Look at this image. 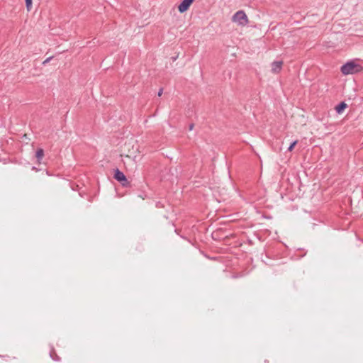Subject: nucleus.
Instances as JSON below:
<instances>
[{"label": "nucleus", "mask_w": 363, "mask_h": 363, "mask_svg": "<svg viewBox=\"0 0 363 363\" xmlns=\"http://www.w3.org/2000/svg\"><path fill=\"white\" fill-rule=\"evenodd\" d=\"M232 21L238 25L244 26L247 25L248 18L244 11L240 10L237 11L232 17Z\"/></svg>", "instance_id": "f03ea898"}, {"label": "nucleus", "mask_w": 363, "mask_h": 363, "mask_svg": "<svg viewBox=\"0 0 363 363\" xmlns=\"http://www.w3.org/2000/svg\"><path fill=\"white\" fill-rule=\"evenodd\" d=\"M50 356L55 361H59L60 359V358L56 354V352H55L54 349H52V350L50 351Z\"/></svg>", "instance_id": "6e6552de"}, {"label": "nucleus", "mask_w": 363, "mask_h": 363, "mask_svg": "<svg viewBox=\"0 0 363 363\" xmlns=\"http://www.w3.org/2000/svg\"><path fill=\"white\" fill-rule=\"evenodd\" d=\"M43 156H44V150L42 148H38L36 151L35 157L39 163H40V161L42 160Z\"/></svg>", "instance_id": "0eeeda50"}, {"label": "nucleus", "mask_w": 363, "mask_h": 363, "mask_svg": "<svg viewBox=\"0 0 363 363\" xmlns=\"http://www.w3.org/2000/svg\"><path fill=\"white\" fill-rule=\"evenodd\" d=\"M26 6L28 11H30L32 6V0H26Z\"/></svg>", "instance_id": "1a4fd4ad"}, {"label": "nucleus", "mask_w": 363, "mask_h": 363, "mask_svg": "<svg viewBox=\"0 0 363 363\" xmlns=\"http://www.w3.org/2000/svg\"><path fill=\"white\" fill-rule=\"evenodd\" d=\"M241 276L240 275H233L232 277L234 278V279H236V278H238V277H240Z\"/></svg>", "instance_id": "4468645a"}, {"label": "nucleus", "mask_w": 363, "mask_h": 363, "mask_svg": "<svg viewBox=\"0 0 363 363\" xmlns=\"http://www.w3.org/2000/svg\"><path fill=\"white\" fill-rule=\"evenodd\" d=\"M282 61H274L272 63V72L273 73H279L282 67Z\"/></svg>", "instance_id": "39448f33"}, {"label": "nucleus", "mask_w": 363, "mask_h": 363, "mask_svg": "<svg viewBox=\"0 0 363 363\" xmlns=\"http://www.w3.org/2000/svg\"><path fill=\"white\" fill-rule=\"evenodd\" d=\"M297 143V141L295 140L290 145L289 147H288V150L289 151H292V150L294 148V146L296 145Z\"/></svg>", "instance_id": "9d476101"}, {"label": "nucleus", "mask_w": 363, "mask_h": 363, "mask_svg": "<svg viewBox=\"0 0 363 363\" xmlns=\"http://www.w3.org/2000/svg\"><path fill=\"white\" fill-rule=\"evenodd\" d=\"M113 177L117 181L121 182L123 186L125 185L124 182H127V179H126L125 174L122 172H121L118 169H116L115 170Z\"/></svg>", "instance_id": "20e7f679"}, {"label": "nucleus", "mask_w": 363, "mask_h": 363, "mask_svg": "<svg viewBox=\"0 0 363 363\" xmlns=\"http://www.w3.org/2000/svg\"><path fill=\"white\" fill-rule=\"evenodd\" d=\"M194 123H191V124L189 125V130H193V128H194Z\"/></svg>", "instance_id": "f8f14e48"}, {"label": "nucleus", "mask_w": 363, "mask_h": 363, "mask_svg": "<svg viewBox=\"0 0 363 363\" xmlns=\"http://www.w3.org/2000/svg\"><path fill=\"white\" fill-rule=\"evenodd\" d=\"M347 105L345 102L342 101L337 104L335 107V111L337 113H341L347 108Z\"/></svg>", "instance_id": "423d86ee"}, {"label": "nucleus", "mask_w": 363, "mask_h": 363, "mask_svg": "<svg viewBox=\"0 0 363 363\" xmlns=\"http://www.w3.org/2000/svg\"><path fill=\"white\" fill-rule=\"evenodd\" d=\"M162 92H163V89H160L159 90L158 93H157V95H158L159 96H162Z\"/></svg>", "instance_id": "9b49d317"}, {"label": "nucleus", "mask_w": 363, "mask_h": 363, "mask_svg": "<svg viewBox=\"0 0 363 363\" xmlns=\"http://www.w3.org/2000/svg\"><path fill=\"white\" fill-rule=\"evenodd\" d=\"M194 0H183L178 6V10L180 13L186 11Z\"/></svg>", "instance_id": "7ed1b4c3"}, {"label": "nucleus", "mask_w": 363, "mask_h": 363, "mask_svg": "<svg viewBox=\"0 0 363 363\" xmlns=\"http://www.w3.org/2000/svg\"><path fill=\"white\" fill-rule=\"evenodd\" d=\"M363 69L362 65L354 60L347 62L341 67V72L344 75L354 74L360 72Z\"/></svg>", "instance_id": "f257e3e1"}, {"label": "nucleus", "mask_w": 363, "mask_h": 363, "mask_svg": "<svg viewBox=\"0 0 363 363\" xmlns=\"http://www.w3.org/2000/svg\"><path fill=\"white\" fill-rule=\"evenodd\" d=\"M52 59V57L47 58L44 62L43 64L48 63L50 60Z\"/></svg>", "instance_id": "ddd939ff"}]
</instances>
